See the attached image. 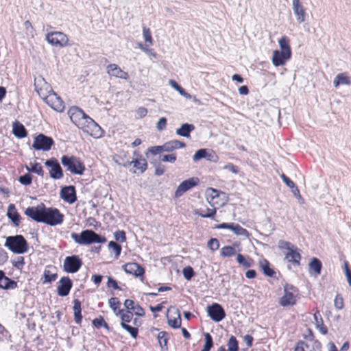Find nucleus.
Segmentation results:
<instances>
[{
	"mask_svg": "<svg viewBox=\"0 0 351 351\" xmlns=\"http://www.w3.org/2000/svg\"><path fill=\"white\" fill-rule=\"evenodd\" d=\"M68 114L71 121L84 132H87L94 138L101 136L103 130L101 127L80 108L77 106L70 108Z\"/></svg>",
	"mask_w": 351,
	"mask_h": 351,
	"instance_id": "f257e3e1",
	"label": "nucleus"
},
{
	"mask_svg": "<svg viewBox=\"0 0 351 351\" xmlns=\"http://www.w3.org/2000/svg\"><path fill=\"white\" fill-rule=\"evenodd\" d=\"M71 237L76 243L82 245L96 243H104L106 242V239L104 237L100 236L92 230H85L80 234L73 232Z\"/></svg>",
	"mask_w": 351,
	"mask_h": 351,
	"instance_id": "f03ea898",
	"label": "nucleus"
},
{
	"mask_svg": "<svg viewBox=\"0 0 351 351\" xmlns=\"http://www.w3.org/2000/svg\"><path fill=\"white\" fill-rule=\"evenodd\" d=\"M5 246L16 254H24L28 250V243L23 236L18 234L6 238Z\"/></svg>",
	"mask_w": 351,
	"mask_h": 351,
	"instance_id": "7ed1b4c3",
	"label": "nucleus"
},
{
	"mask_svg": "<svg viewBox=\"0 0 351 351\" xmlns=\"http://www.w3.org/2000/svg\"><path fill=\"white\" fill-rule=\"evenodd\" d=\"M61 162L66 170L73 174L81 176L86 169L84 163L75 156L64 155L61 158Z\"/></svg>",
	"mask_w": 351,
	"mask_h": 351,
	"instance_id": "20e7f679",
	"label": "nucleus"
},
{
	"mask_svg": "<svg viewBox=\"0 0 351 351\" xmlns=\"http://www.w3.org/2000/svg\"><path fill=\"white\" fill-rule=\"evenodd\" d=\"M278 247L281 250H286L287 252H285V259L293 265H299L301 259V255L298 248L293 245L291 243L280 240L278 241Z\"/></svg>",
	"mask_w": 351,
	"mask_h": 351,
	"instance_id": "39448f33",
	"label": "nucleus"
},
{
	"mask_svg": "<svg viewBox=\"0 0 351 351\" xmlns=\"http://www.w3.org/2000/svg\"><path fill=\"white\" fill-rule=\"evenodd\" d=\"M43 223L54 226L62 223L64 215L58 208H47L45 206Z\"/></svg>",
	"mask_w": 351,
	"mask_h": 351,
	"instance_id": "423d86ee",
	"label": "nucleus"
},
{
	"mask_svg": "<svg viewBox=\"0 0 351 351\" xmlns=\"http://www.w3.org/2000/svg\"><path fill=\"white\" fill-rule=\"evenodd\" d=\"M47 41L53 46L63 48L69 45L68 36L62 32H51L46 34Z\"/></svg>",
	"mask_w": 351,
	"mask_h": 351,
	"instance_id": "0eeeda50",
	"label": "nucleus"
},
{
	"mask_svg": "<svg viewBox=\"0 0 351 351\" xmlns=\"http://www.w3.org/2000/svg\"><path fill=\"white\" fill-rule=\"evenodd\" d=\"M54 144L52 138L43 134H40L34 138L32 147L36 150L47 152L51 149Z\"/></svg>",
	"mask_w": 351,
	"mask_h": 351,
	"instance_id": "6e6552de",
	"label": "nucleus"
},
{
	"mask_svg": "<svg viewBox=\"0 0 351 351\" xmlns=\"http://www.w3.org/2000/svg\"><path fill=\"white\" fill-rule=\"evenodd\" d=\"M82 265V260L77 255L66 256L64 261V270L68 273L77 272Z\"/></svg>",
	"mask_w": 351,
	"mask_h": 351,
	"instance_id": "1a4fd4ad",
	"label": "nucleus"
},
{
	"mask_svg": "<svg viewBox=\"0 0 351 351\" xmlns=\"http://www.w3.org/2000/svg\"><path fill=\"white\" fill-rule=\"evenodd\" d=\"M45 165L50 167L49 175L52 179L60 180L63 178V171L58 160L51 158L45 162Z\"/></svg>",
	"mask_w": 351,
	"mask_h": 351,
	"instance_id": "9d476101",
	"label": "nucleus"
},
{
	"mask_svg": "<svg viewBox=\"0 0 351 351\" xmlns=\"http://www.w3.org/2000/svg\"><path fill=\"white\" fill-rule=\"evenodd\" d=\"M46 104L57 112H62L64 109V104L62 99L53 90L44 98Z\"/></svg>",
	"mask_w": 351,
	"mask_h": 351,
	"instance_id": "9b49d317",
	"label": "nucleus"
},
{
	"mask_svg": "<svg viewBox=\"0 0 351 351\" xmlns=\"http://www.w3.org/2000/svg\"><path fill=\"white\" fill-rule=\"evenodd\" d=\"M207 313L210 319L215 322H219L226 317L223 307L218 303H214L207 307Z\"/></svg>",
	"mask_w": 351,
	"mask_h": 351,
	"instance_id": "f8f14e48",
	"label": "nucleus"
},
{
	"mask_svg": "<svg viewBox=\"0 0 351 351\" xmlns=\"http://www.w3.org/2000/svg\"><path fill=\"white\" fill-rule=\"evenodd\" d=\"M44 209L45 204L41 203L36 206L27 208L25 214L36 222L43 223Z\"/></svg>",
	"mask_w": 351,
	"mask_h": 351,
	"instance_id": "ddd939ff",
	"label": "nucleus"
},
{
	"mask_svg": "<svg viewBox=\"0 0 351 351\" xmlns=\"http://www.w3.org/2000/svg\"><path fill=\"white\" fill-rule=\"evenodd\" d=\"M199 183V179L193 177L182 182L175 191V197H181L184 193L189 191Z\"/></svg>",
	"mask_w": 351,
	"mask_h": 351,
	"instance_id": "4468645a",
	"label": "nucleus"
},
{
	"mask_svg": "<svg viewBox=\"0 0 351 351\" xmlns=\"http://www.w3.org/2000/svg\"><path fill=\"white\" fill-rule=\"evenodd\" d=\"M34 86L35 90L43 99L53 90L51 86L41 77L35 79Z\"/></svg>",
	"mask_w": 351,
	"mask_h": 351,
	"instance_id": "2eb2a0df",
	"label": "nucleus"
},
{
	"mask_svg": "<svg viewBox=\"0 0 351 351\" xmlns=\"http://www.w3.org/2000/svg\"><path fill=\"white\" fill-rule=\"evenodd\" d=\"M292 9L299 23H303L306 17V9L300 0H292Z\"/></svg>",
	"mask_w": 351,
	"mask_h": 351,
	"instance_id": "dca6fc26",
	"label": "nucleus"
},
{
	"mask_svg": "<svg viewBox=\"0 0 351 351\" xmlns=\"http://www.w3.org/2000/svg\"><path fill=\"white\" fill-rule=\"evenodd\" d=\"M72 287V281L69 277H62L59 281L57 292L60 296L65 297L69 295Z\"/></svg>",
	"mask_w": 351,
	"mask_h": 351,
	"instance_id": "f3484780",
	"label": "nucleus"
},
{
	"mask_svg": "<svg viewBox=\"0 0 351 351\" xmlns=\"http://www.w3.org/2000/svg\"><path fill=\"white\" fill-rule=\"evenodd\" d=\"M60 197L69 204L74 203L77 199L75 187L73 186L63 187L60 191Z\"/></svg>",
	"mask_w": 351,
	"mask_h": 351,
	"instance_id": "a211bd4d",
	"label": "nucleus"
},
{
	"mask_svg": "<svg viewBox=\"0 0 351 351\" xmlns=\"http://www.w3.org/2000/svg\"><path fill=\"white\" fill-rule=\"evenodd\" d=\"M123 269L126 273L136 277H143L145 273L144 268L136 263H128L123 265Z\"/></svg>",
	"mask_w": 351,
	"mask_h": 351,
	"instance_id": "6ab92c4d",
	"label": "nucleus"
},
{
	"mask_svg": "<svg viewBox=\"0 0 351 351\" xmlns=\"http://www.w3.org/2000/svg\"><path fill=\"white\" fill-rule=\"evenodd\" d=\"M107 73L112 77L127 80L129 77L128 73L123 71L117 64H110L107 66Z\"/></svg>",
	"mask_w": 351,
	"mask_h": 351,
	"instance_id": "aec40b11",
	"label": "nucleus"
},
{
	"mask_svg": "<svg viewBox=\"0 0 351 351\" xmlns=\"http://www.w3.org/2000/svg\"><path fill=\"white\" fill-rule=\"evenodd\" d=\"M285 294L280 298L279 304L280 306L285 307L287 306H293L295 304L296 300L294 294L290 291L287 287L284 289Z\"/></svg>",
	"mask_w": 351,
	"mask_h": 351,
	"instance_id": "412c9836",
	"label": "nucleus"
},
{
	"mask_svg": "<svg viewBox=\"0 0 351 351\" xmlns=\"http://www.w3.org/2000/svg\"><path fill=\"white\" fill-rule=\"evenodd\" d=\"M17 287V282L5 275L3 271L0 270V288L3 289H14Z\"/></svg>",
	"mask_w": 351,
	"mask_h": 351,
	"instance_id": "4be33fe9",
	"label": "nucleus"
},
{
	"mask_svg": "<svg viewBox=\"0 0 351 351\" xmlns=\"http://www.w3.org/2000/svg\"><path fill=\"white\" fill-rule=\"evenodd\" d=\"M282 52L278 50L273 51L271 61L275 66H282L291 58V56H282Z\"/></svg>",
	"mask_w": 351,
	"mask_h": 351,
	"instance_id": "5701e85b",
	"label": "nucleus"
},
{
	"mask_svg": "<svg viewBox=\"0 0 351 351\" xmlns=\"http://www.w3.org/2000/svg\"><path fill=\"white\" fill-rule=\"evenodd\" d=\"M351 84V80L346 73H341L336 75L333 80V85L335 87H338L339 85Z\"/></svg>",
	"mask_w": 351,
	"mask_h": 351,
	"instance_id": "b1692460",
	"label": "nucleus"
},
{
	"mask_svg": "<svg viewBox=\"0 0 351 351\" xmlns=\"http://www.w3.org/2000/svg\"><path fill=\"white\" fill-rule=\"evenodd\" d=\"M185 146L186 144L184 142L178 140L169 141L163 144L164 152H172L176 149L183 148Z\"/></svg>",
	"mask_w": 351,
	"mask_h": 351,
	"instance_id": "393cba45",
	"label": "nucleus"
},
{
	"mask_svg": "<svg viewBox=\"0 0 351 351\" xmlns=\"http://www.w3.org/2000/svg\"><path fill=\"white\" fill-rule=\"evenodd\" d=\"M195 130V126L190 123H183L180 128H178L176 131L177 135L188 138L190 136V133Z\"/></svg>",
	"mask_w": 351,
	"mask_h": 351,
	"instance_id": "a878e982",
	"label": "nucleus"
},
{
	"mask_svg": "<svg viewBox=\"0 0 351 351\" xmlns=\"http://www.w3.org/2000/svg\"><path fill=\"white\" fill-rule=\"evenodd\" d=\"M289 40L287 36H282L279 40V46L280 47V52L284 53V56H291V50L289 46Z\"/></svg>",
	"mask_w": 351,
	"mask_h": 351,
	"instance_id": "bb28decb",
	"label": "nucleus"
},
{
	"mask_svg": "<svg viewBox=\"0 0 351 351\" xmlns=\"http://www.w3.org/2000/svg\"><path fill=\"white\" fill-rule=\"evenodd\" d=\"M7 216L13 222L14 225H19L21 217L20 215L16 211L15 206L14 204H11L8 206Z\"/></svg>",
	"mask_w": 351,
	"mask_h": 351,
	"instance_id": "cd10ccee",
	"label": "nucleus"
},
{
	"mask_svg": "<svg viewBox=\"0 0 351 351\" xmlns=\"http://www.w3.org/2000/svg\"><path fill=\"white\" fill-rule=\"evenodd\" d=\"M314 324L317 329L319 330L320 333L322 335H326L328 332L327 327L324 324L323 319L321 317V315L319 312H316L313 315Z\"/></svg>",
	"mask_w": 351,
	"mask_h": 351,
	"instance_id": "c85d7f7f",
	"label": "nucleus"
},
{
	"mask_svg": "<svg viewBox=\"0 0 351 351\" xmlns=\"http://www.w3.org/2000/svg\"><path fill=\"white\" fill-rule=\"evenodd\" d=\"M12 132L15 136L22 138L27 136V132L24 125L19 121L13 123Z\"/></svg>",
	"mask_w": 351,
	"mask_h": 351,
	"instance_id": "c756f323",
	"label": "nucleus"
},
{
	"mask_svg": "<svg viewBox=\"0 0 351 351\" xmlns=\"http://www.w3.org/2000/svg\"><path fill=\"white\" fill-rule=\"evenodd\" d=\"M259 267L265 276L269 277H274L275 276L276 272L269 267V263L266 259L259 261Z\"/></svg>",
	"mask_w": 351,
	"mask_h": 351,
	"instance_id": "7c9ffc66",
	"label": "nucleus"
},
{
	"mask_svg": "<svg viewBox=\"0 0 351 351\" xmlns=\"http://www.w3.org/2000/svg\"><path fill=\"white\" fill-rule=\"evenodd\" d=\"M51 269H54L51 267H47L43 272V283H51V282L56 280L57 278V274L53 273L51 270Z\"/></svg>",
	"mask_w": 351,
	"mask_h": 351,
	"instance_id": "2f4dec72",
	"label": "nucleus"
},
{
	"mask_svg": "<svg viewBox=\"0 0 351 351\" xmlns=\"http://www.w3.org/2000/svg\"><path fill=\"white\" fill-rule=\"evenodd\" d=\"M73 302L74 319L75 323L79 324L81 323L82 319L81 313V302L78 300H75Z\"/></svg>",
	"mask_w": 351,
	"mask_h": 351,
	"instance_id": "473e14b6",
	"label": "nucleus"
},
{
	"mask_svg": "<svg viewBox=\"0 0 351 351\" xmlns=\"http://www.w3.org/2000/svg\"><path fill=\"white\" fill-rule=\"evenodd\" d=\"M176 314L177 317H167L168 318V324L173 328H179L181 327L182 319L180 317V314L178 310H176Z\"/></svg>",
	"mask_w": 351,
	"mask_h": 351,
	"instance_id": "72a5a7b5",
	"label": "nucleus"
},
{
	"mask_svg": "<svg viewBox=\"0 0 351 351\" xmlns=\"http://www.w3.org/2000/svg\"><path fill=\"white\" fill-rule=\"evenodd\" d=\"M196 213L204 218H214L215 213H216V209L214 208H206V209L200 208L199 209Z\"/></svg>",
	"mask_w": 351,
	"mask_h": 351,
	"instance_id": "f704fd0d",
	"label": "nucleus"
},
{
	"mask_svg": "<svg viewBox=\"0 0 351 351\" xmlns=\"http://www.w3.org/2000/svg\"><path fill=\"white\" fill-rule=\"evenodd\" d=\"M322 263L317 258H313L309 263V269L315 271L316 275H319L322 269Z\"/></svg>",
	"mask_w": 351,
	"mask_h": 351,
	"instance_id": "c9c22d12",
	"label": "nucleus"
},
{
	"mask_svg": "<svg viewBox=\"0 0 351 351\" xmlns=\"http://www.w3.org/2000/svg\"><path fill=\"white\" fill-rule=\"evenodd\" d=\"M169 85L176 90L182 96H184L186 99H190L191 97V95L187 93L183 88H182L175 80H170L169 81Z\"/></svg>",
	"mask_w": 351,
	"mask_h": 351,
	"instance_id": "e433bc0d",
	"label": "nucleus"
},
{
	"mask_svg": "<svg viewBox=\"0 0 351 351\" xmlns=\"http://www.w3.org/2000/svg\"><path fill=\"white\" fill-rule=\"evenodd\" d=\"M117 315H119L121 323L127 324L131 322L133 313L130 311H124V310H119L118 313H116Z\"/></svg>",
	"mask_w": 351,
	"mask_h": 351,
	"instance_id": "4c0bfd02",
	"label": "nucleus"
},
{
	"mask_svg": "<svg viewBox=\"0 0 351 351\" xmlns=\"http://www.w3.org/2000/svg\"><path fill=\"white\" fill-rule=\"evenodd\" d=\"M237 263L244 267L245 268H249L253 265V260L252 258H245L241 254H238L237 256Z\"/></svg>",
	"mask_w": 351,
	"mask_h": 351,
	"instance_id": "58836bf2",
	"label": "nucleus"
},
{
	"mask_svg": "<svg viewBox=\"0 0 351 351\" xmlns=\"http://www.w3.org/2000/svg\"><path fill=\"white\" fill-rule=\"evenodd\" d=\"M25 169L29 172L35 173L41 177L44 176V171L40 163L36 162L34 164H31V167L25 166Z\"/></svg>",
	"mask_w": 351,
	"mask_h": 351,
	"instance_id": "ea45409f",
	"label": "nucleus"
},
{
	"mask_svg": "<svg viewBox=\"0 0 351 351\" xmlns=\"http://www.w3.org/2000/svg\"><path fill=\"white\" fill-rule=\"evenodd\" d=\"M134 164V167L139 171V173H143L147 169V162L145 159H136L132 161Z\"/></svg>",
	"mask_w": 351,
	"mask_h": 351,
	"instance_id": "a19ab883",
	"label": "nucleus"
},
{
	"mask_svg": "<svg viewBox=\"0 0 351 351\" xmlns=\"http://www.w3.org/2000/svg\"><path fill=\"white\" fill-rule=\"evenodd\" d=\"M230 230L237 235L245 236L248 233L245 228H242L240 225L234 223H230Z\"/></svg>",
	"mask_w": 351,
	"mask_h": 351,
	"instance_id": "79ce46f5",
	"label": "nucleus"
},
{
	"mask_svg": "<svg viewBox=\"0 0 351 351\" xmlns=\"http://www.w3.org/2000/svg\"><path fill=\"white\" fill-rule=\"evenodd\" d=\"M236 254V250L234 247L226 245L221 248V256L223 257H231Z\"/></svg>",
	"mask_w": 351,
	"mask_h": 351,
	"instance_id": "37998d69",
	"label": "nucleus"
},
{
	"mask_svg": "<svg viewBox=\"0 0 351 351\" xmlns=\"http://www.w3.org/2000/svg\"><path fill=\"white\" fill-rule=\"evenodd\" d=\"M157 339L158 341V343L162 349L167 348V332L165 331H161L158 334Z\"/></svg>",
	"mask_w": 351,
	"mask_h": 351,
	"instance_id": "c03bdc74",
	"label": "nucleus"
},
{
	"mask_svg": "<svg viewBox=\"0 0 351 351\" xmlns=\"http://www.w3.org/2000/svg\"><path fill=\"white\" fill-rule=\"evenodd\" d=\"M108 247L110 250H112L114 253L115 258H118L121 252V246L115 241H112L109 242Z\"/></svg>",
	"mask_w": 351,
	"mask_h": 351,
	"instance_id": "a18cd8bd",
	"label": "nucleus"
},
{
	"mask_svg": "<svg viewBox=\"0 0 351 351\" xmlns=\"http://www.w3.org/2000/svg\"><path fill=\"white\" fill-rule=\"evenodd\" d=\"M204 337H205V343L204 345V348L201 351H210V350L213 346V341L212 336L209 333L206 332L204 334Z\"/></svg>",
	"mask_w": 351,
	"mask_h": 351,
	"instance_id": "49530a36",
	"label": "nucleus"
},
{
	"mask_svg": "<svg viewBox=\"0 0 351 351\" xmlns=\"http://www.w3.org/2000/svg\"><path fill=\"white\" fill-rule=\"evenodd\" d=\"M227 346L228 351H239L238 341L234 336L230 337Z\"/></svg>",
	"mask_w": 351,
	"mask_h": 351,
	"instance_id": "de8ad7c7",
	"label": "nucleus"
},
{
	"mask_svg": "<svg viewBox=\"0 0 351 351\" xmlns=\"http://www.w3.org/2000/svg\"><path fill=\"white\" fill-rule=\"evenodd\" d=\"M121 327L125 329L126 331H128L130 335L136 339L137 335H138V330L137 328H135V327H132L127 324H124V323H121Z\"/></svg>",
	"mask_w": 351,
	"mask_h": 351,
	"instance_id": "09e8293b",
	"label": "nucleus"
},
{
	"mask_svg": "<svg viewBox=\"0 0 351 351\" xmlns=\"http://www.w3.org/2000/svg\"><path fill=\"white\" fill-rule=\"evenodd\" d=\"M219 195V191L213 188H209L206 191L207 200L210 204H211V202L213 201L215 198L218 197Z\"/></svg>",
	"mask_w": 351,
	"mask_h": 351,
	"instance_id": "8fccbe9b",
	"label": "nucleus"
},
{
	"mask_svg": "<svg viewBox=\"0 0 351 351\" xmlns=\"http://www.w3.org/2000/svg\"><path fill=\"white\" fill-rule=\"evenodd\" d=\"M294 351H313L311 349V346L306 342L300 341L296 344Z\"/></svg>",
	"mask_w": 351,
	"mask_h": 351,
	"instance_id": "3c124183",
	"label": "nucleus"
},
{
	"mask_svg": "<svg viewBox=\"0 0 351 351\" xmlns=\"http://www.w3.org/2000/svg\"><path fill=\"white\" fill-rule=\"evenodd\" d=\"M19 181L23 185H30L32 182V176L29 173H25L19 178Z\"/></svg>",
	"mask_w": 351,
	"mask_h": 351,
	"instance_id": "603ef678",
	"label": "nucleus"
},
{
	"mask_svg": "<svg viewBox=\"0 0 351 351\" xmlns=\"http://www.w3.org/2000/svg\"><path fill=\"white\" fill-rule=\"evenodd\" d=\"M182 274L187 280H190L195 274L193 269L190 266L184 267L182 270Z\"/></svg>",
	"mask_w": 351,
	"mask_h": 351,
	"instance_id": "864d4df0",
	"label": "nucleus"
},
{
	"mask_svg": "<svg viewBox=\"0 0 351 351\" xmlns=\"http://www.w3.org/2000/svg\"><path fill=\"white\" fill-rule=\"evenodd\" d=\"M108 304L110 307L113 310L114 313H115V314L117 313V309L121 304L119 299L117 298H111L108 300Z\"/></svg>",
	"mask_w": 351,
	"mask_h": 351,
	"instance_id": "5fc2aeb1",
	"label": "nucleus"
},
{
	"mask_svg": "<svg viewBox=\"0 0 351 351\" xmlns=\"http://www.w3.org/2000/svg\"><path fill=\"white\" fill-rule=\"evenodd\" d=\"M93 324L96 328H100L101 326L108 328V324L104 321V318L102 317H100L99 318H95L93 320Z\"/></svg>",
	"mask_w": 351,
	"mask_h": 351,
	"instance_id": "6e6d98bb",
	"label": "nucleus"
},
{
	"mask_svg": "<svg viewBox=\"0 0 351 351\" xmlns=\"http://www.w3.org/2000/svg\"><path fill=\"white\" fill-rule=\"evenodd\" d=\"M206 149H198L193 156V161L196 162L202 158H206Z\"/></svg>",
	"mask_w": 351,
	"mask_h": 351,
	"instance_id": "4d7b16f0",
	"label": "nucleus"
},
{
	"mask_svg": "<svg viewBox=\"0 0 351 351\" xmlns=\"http://www.w3.org/2000/svg\"><path fill=\"white\" fill-rule=\"evenodd\" d=\"M343 300L341 295L337 294L334 300V306L337 310H341L343 308Z\"/></svg>",
	"mask_w": 351,
	"mask_h": 351,
	"instance_id": "13d9d810",
	"label": "nucleus"
},
{
	"mask_svg": "<svg viewBox=\"0 0 351 351\" xmlns=\"http://www.w3.org/2000/svg\"><path fill=\"white\" fill-rule=\"evenodd\" d=\"M208 247L212 250L215 251L219 247V242L217 239H210L208 242Z\"/></svg>",
	"mask_w": 351,
	"mask_h": 351,
	"instance_id": "bf43d9fd",
	"label": "nucleus"
},
{
	"mask_svg": "<svg viewBox=\"0 0 351 351\" xmlns=\"http://www.w3.org/2000/svg\"><path fill=\"white\" fill-rule=\"evenodd\" d=\"M12 265L14 267L19 269H22L25 265L24 258L23 256H18L12 261Z\"/></svg>",
	"mask_w": 351,
	"mask_h": 351,
	"instance_id": "052dcab7",
	"label": "nucleus"
},
{
	"mask_svg": "<svg viewBox=\"0 0 351 351\" xmlns=\"http://www.w3.org/2000/svg\"><path fill=\"white\" fill-rule=\"evenodd\" d=\"M114 239H116V241L121 242V243H123L126 240L125 233L123 230L116 231L114 234Z\"/></svg>",
	"mask_w": 351,
	"mask_h": 351,
	"instance_id": "680f3d73",
	"label": "nucleus"
},
{
	"mask_svg": "<svg viewBox=\"0 0 351 351\" xmlns=\"http://www.w3.org/2000/svg\"><path fill=\"white\" fill-rule=\"evenodd\" d=\"M160 160L162 162H169L171 163H173L176 160V155L175 154L163 155L160 156Z\"/></svg>",
	"mask_w": 351,
	"mask_h": 351,
	"instance_id": "e2e57ef3",
	"label": "nucleus"
},
{
	"mask_svg": "<svg viewBox=\"0 0 351 351\" xmlns=\"http://www.w3.org/2000/svg\"><path fill=\"white\" fill-rule=\"evenodd\" d=\"M280 178H282V181L285 182V184L291 189V190L295 187V183L291 180L285 174L282 173L280 175Z\"/></svg>",
	"mask_w": 351,
	"mask_h": 351,
	"instance_id": "0e129e2a",
	"label": "nucleus"
},
{
	"mask_svg": "<svg viewBox=\"0 0 351 351\" xmlns=\"http://www.w3.org/2000/svg\"><path fill=\"white\" fill-rule=\"evenodd\" d=\"M206 159L210 162H217L218 157L213 151H212V150L208 151L206 149Z\"/></svg>",
	"mask_w": 351,
	"mask_h": 351,
	"instance_id": "69168bd1",
	"label": "nucleus"
},
{
	"mask_svg": "<svg viewBox=\"0 0 351 351\" xmlns=\"http://www.w3.org/2000/svg\"><path fill=\"white\" fill-rule=\"evenodd\" d=\"M143 38L146 42L152 44V37L149 29L144 27L143 29Z\"/></svg>",
	"mask_w": 351,
	"mask_h": 351,
	"instance_id": "338daca9",
	"label": "nucleus"
},
{
	"mask_svg": "<svg viewBox=\"0 0 351 351\" xmlns=\"http://www.w3.org/2000/svg\"><path fill=\"white\" fill-rule=\"evenodd\" d=\"M344 268L348 282L351 287V270L349 269L348 263L346 261L344 262Z\"/></svg>",
	"mask_w": 351,
	"mask_h": 351,
	"instance_id": "774afa93",
	"label": "nucleus"
}]
</instances>
